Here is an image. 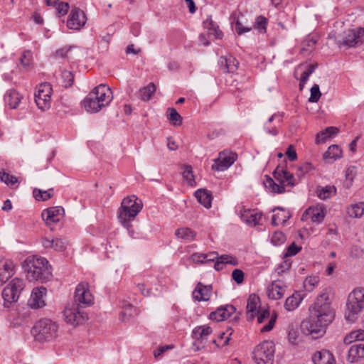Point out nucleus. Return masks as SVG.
Wrapping results in <instances>:
<instances>
[{
    "mask_svg": "<svg viewBox=\"0 0 364 364\" xmlns=\"http://www.w3.org/2000/svg\"><path fill=\"white\" fill-rule=\"evenodd\" d=\"M224 264H230L232 266H237V265H238V260L235 257H234L232 255H222L215 261V263L214 264V268L216 270H221L223 269Z\"/></svg>",
    "mask_w": 364,
    "mask_h": 364,
    "instance_id": "obj_37",
    "label": "nucleus"
},
{
    "mask_svg": "<svg viewBox=\"0 0 364 364\" xmlns=\"http://www.w3.org/2000/svg\"><path fill=\"white\" fill-rule=\"evenodd\" d=\"M86 21L84 12L78 8H73L69 15L67 26L70 29L79 30L85 26Z\"/></svg>",
    "mask_w": 364,
    "mask_h": 364,
    "instance_id": "obj_18",
    "label": "nucleus"
},
{
    "mask_svg": "<svg viewBox=\"0 0 364 364\" xmlns=\"http://www.w3.org/2000/svg\"><path fill=\"white\" fill-rule=\"evenodd\" d=\"M42 245L46 249H52L55 251L63 252L68 245L67 240L58 237H45Z\"/></svg>",
    "mask_w": 364,
    "mask_h": 364,
    "instance_id": "obj_21",
    "label": "nucleus"
},
{
    "mask_svg": "<svg viewBox=\"0 0 364 364\" xmlns=\"http://www.w3.org/2000/svg\"><path fill=\"white\" fill-rule=\"evenodd\" d=\"M286 287L280 280L274 281L267 288V296L269 299L277 300L282 297Z\"/></svg>",
    "mask_w": 364,
    "mask_h": 364,
    "instance_id": "obj_25",
    "label": "nucleus"
},
{
    "mask_svg": "<svg viewBox=\"0 0 364 364\" xmlns=\"http://www.w3.org/2000/svg\"><path fill=\"white\" fill-rule=\"evenodd\" d=\"M142 203L135 196L124 198L118 211V218L122 225L129 230L131 222L142 209Z\"/></svg>",
    "mask_w": 364,
    "mask_h": 364,
    "instance_id": "obj_4",
    "label": "nucleus"
},
{
    "mask_svg": "<svg viewBox=\"0 0 364 364\" xmlns=\"http://www.w3.org/2000/svg\"><path fill=\"white\" fill-rule=\"evenodd\" d=\"M301 247L296 245L294 242L291 243L287 249V252L285 253L286 257H291L296 255L300 250Z\"/></svg>",
    "mask_w": 364,
    "mask_h": 364,
    "instance_id": "obj_60",
    "label": "nucleus"
},
{
    "mask_svg": "<svg viewBox=\"0 0 364 364\" xmlns=\"http://www.w3.org/2000/svg\"><path fill=\"white\" fill-rule=\"evenodd\" d=\"M58 325L50 319L40 320L34 326L36 338L39 341H48L57 336Z\"/></svg>",
    "mask_w": 364,
    "mask_h": 364,
    "instance_id": "obj_8",
    "label": "nucleus"
},
{
    "mask_svg": "<svg viewBox=\"0 0 364 364\" xmlns=\"http://www.w3.org/2000/svg\"><path fill=\"white\" fill-rule=\"evenodd\" d=\"M53 193V189L50 188L48 191H41L39 189H34L33 190V196L36 198V200L38 201H46L48 199H50Z\"/></svg>",
    "mask_w": 364,
    "mask_h": 364,
    "instance_id": "obj_49",
    "label": "nucleus"
},
{
    "mask_svg": "<svg viewBox=\"0 0 364 364\" xmlns=\"http://www.w3.org/2000/svg\"><path fill=\"white\" fill-rule=\"evenodd\" d=\"M213 332L212 328L208 326H198L192 331V336L195 339L193 346H196L195 350H199L204 347V341Z\"/></svg>",
    "mask_w": 364,
    "mask_h": 364,
    "instance_id": "obj_17",
    "label": "nucleus"
},
{
    "mask_svg": "<svg viewBox=\"0 0 364 364\" xmlns=\"http://www.w3.org/2000/svg\"><path fill=\"white\" fill-rule=\"evenodd\" d=\"M80 306L73 304L64 310L65 321L73 326L83 323L87 319V314L80 309Z\"/></svg>",
    "mask_w": 364,
    "mask_h": 364,
    "instance_id": "obj_11",
    "label": "nucleus"
},
{
    "mask_svg": "<svg viewBox=\"0 0 364 364\" xmlns=\"http://www.w3.org/2000/svg\"><path fill=\"white\" fill-rule=\"evenodd\" d=\"M63 211V209L50 208L42 213V217L46 224L50 225L51 223H55L60 220L61 212Z\"/></svg>",
    "mask_w": 364,
    "mask_h": 364,
    "instance_id": "obj_31",
    "label": "nucleus"
},
{
    "mask_svg": "<svg viewBox=\"0 0 364 364\" xmlns=\"http://www.w3.org/2000/svg\"><path fill=\"white\" fill-rule=\"evenodd\" d=\"M334 318V314H323L318 311L309 309V317L304 320L301 324V328L304 333L311 336L316 339L322 337L326 333V328Z\"/></svg>",
    "mask_w": 364,
    "mask_h": 364,
    "instance_id": "obj_1",
    "label": "nucleus"
},
{
    "mask_svg": "<svg viewBox=\"0 0 364 364\" xmlns=\"http://www.w3.org/2000/svg\"><path fill=\"white\" fill-rule=\"evenodd\" d=\"M168 111L169 112L168 119L172 122V124L175 126L181 125L182 123L183 118L178 114L176 109L174 108H169Z\"/></svg>",
    "mask_w": 364,
    "mask_h": 364,
    "instance_id": "obj_52",
    "label": "nucleus"
},
{
    "mask_svg": "<svg viewBox=\"0 0 364 364\" xmlns=\"http://www.w3.org/2000/svg\"><path fill=\"white\" fill-rule=\"evenodd\" d=\"M0 180L1 182L11 187L15 186L18 183L17 177L5 171L0 172Z\"/></svg>",
    "mask_w": 364,
    "mask_h": 364,
    "instance_id": "obj_48",
    "label": "nucleus"
},
{
    "mask_svg": "<svg viewBox=\"0 0 364 364\" xmlns=\"http://www.w3.org/2000/svg\"><path fill=\"white\" fill-rule=\"evenodd\" d=\"M267 23L268 20L267 18L262 16H259L255 19V28L257 29L260 33H265Z\"/></svg>",
    "mask_w": 364,
    "mask_h": 364,
    "instance_id": "obj_53",
    "label": "nucleus"
},
{
    "mask_svg": "<svg viewBox=\"0 0 364 364\" xmlns=\"http://www.w3.org/2000/svg\"><path fill=\"white\" fill-rule=\"evenodd\" d=\"M203 26L208 30L209 36L213 35L218 39L223 38V32L220 30L218 25L212 20L211 16H208L206 20L203 21Z\"/></svg>",
    "mask_w": 364,
    "mask_h": 364,
    "instance_id": "obj_32",
    "label": "nucleus"
},
{
    "mask_svg": "<svg viewBox=\"0 0 364 364\" xmlns=\"http://www.w3.org/2000/svg\"><path fill=\"white\" fill-rule=\"evenodd\" d=\"M317 196L321 200H327L336 194V188L334 186L318 187L316 191Z\"/></svg>",
    "mask_w": 364,
    "mask_h": 364,
    "instance_id": "obj_41",
    "label": "nucleus"
},
{
    "mask_svg": "<svg viewBox=\"0 0 364 364\" xmlns=\"http://www.w3.org/2000/svg\"><path fill=\"white\" fill-rule=\"evenodd\" d=\"M156 91V86L154 83H149L146 87H143L139 90V97L144 101L150 100L151 95Z\"/></svg>",
    "mask_w": 364,
    "mask_h": 364,
    "instance_id": "obj_47",
    "label": "nucleus"
},
{
    "mask_svg": "<svg viewBox=\"0 0 364 364\" xmlns=\"http://www.w3.org/2000/svg\"><path fill=\"white\" fill-rule=\"evenodd\" d=\"M316 41L313 38L308 36L301 42V54L306 55L311 53L316 46Z\"/></svg>",
    "mask_w": 364,
    "mask_h": 364,
    "instance_id": "obj_44",
    "label": "nucleus"
},
{
    "mask_svg": "<svg viewBox=\"0 0 364 364\" xmlns=\"http://www.w3.org/2000/svg\"><path fill=\"white\" fill-rule=\"evenodd\" d=\"M364 43V28L349 29L344 32L342 45L355 47Z\"/></svg>",
    "mask_w": 364,
    "mask_h": 364,
    "instance_id": "obj_12",
    "label": "nucleus"
},
{
    "mask_svg": "<svg viewBox=\"0 0 364 364\" xmlns=\"http://www.w3.org/2000/svg\"><path fill=\"white\" fill-rule=\"evenodd\" d=\"M240 216L241 220L247 225L256 226L259 224L262 214L261 213L252 211L250 209H243L240 210Z\"/></svg>",
    "mask_w": 364,
    "mask_h": 364,
    "instance_id": "obj_22",
    "label": "nucleus"
},
{
    "mask_svg": "<svg viewBox=\"0 0 364 364\" xmlns=\"http://www.w3.org/2000/svg\"><path fill=\"white\" fill-rule=\"evenodd\" d=\"M75 304L80 307H87L93 304V296L90 293L88 284L80 283L75 291Z\"/></svg>",
    "mask_w": 364,
    "mask_h": 364,
    "instance_id": "obj_10",
    "label": "nucleus"
},
{
    "mask_svg": "<svg viewBox=\"0 0 364 364\" xmlns=\"http://www.w3.org/2000/svg\"><path fill=\"white\" fill-rule=\"evenodd\" d=\"M24 288L25 282L23 279L18 277L11 279L2 291L4 306L9 308L12 303L16 302Z\"/></svg>",
    "mask_w": 364,
    "mask_h": 364,
    "instance_id": "obj_7",
    "label": "nucleus"
},
{
    "mask_svg": "<svg viewBox=\"0 0 364 364\" xmlns=\"http://www.w3.org/2000/svg\"><path fill=\"white\" fill-rule=\"evenodd\" d=\"M219 64L224 72L234 73L237 69L239 63L232 55H228L220 57Z\"/></svg>",
    "mask_w": 364,
    "mask_h": 364,
    "instance_id": "obj_30",
    "label": "nucleus"
},
{
    "mask_svg": "<svg viewBox=\"0 0 364 364\" xmlns=\"http://www.w3.org/2000/svg\"><path fill=\"white\" fill-rule=\"evenodd\" d=\"M303 298L299 293H294L287 298L284 303V308L289 311L296 309L301 302Z\"/></svg>",
    "mask_w": 364,
    "mask_h": 364,
    "instance_id": "obj_40",
    "label": "nucleus"
},
{
    "mask_svg": "<svg viewBox=\"0 0 364 364\" xmlns=\"http://www.w3.org/2000/svg\"><path fill=\"white\" fill-rule=\"evenodd\" d=\"M98 98L91 97V92L83 100V105L87 112L90 113H96L101 110L104 105H101L100 102H97Z\"/></svg>",
    "mask_w": 364,
    "mask_h": 364,
    "instance_id": "obj_33",
    "label": "nucleus"
},
{
    "mask_svg": "<svg viewBox=\"0 0 364 364\" xmlns=\"http://www.w3.org/2000/svg\"><path fill=\"white\" fill-rule=\"evenodd\" d=\"M183 177L188 183V184L193 186L194 181V176L191 166L185 165L183 167Z\"/></svg>",
    "mask_w": 364,
    "mask_h": 364,
    "instance_id": "obj_57",
    "label": "nucleus"
},
{
    "mask_svg": "<svg viewBox=\"0 0 364 364\" xmlns=\"http://www.w3.org/2000/svg\"><path fill=\"white\" fill-rule=\"evenodd\" d=\"M286 241L285 235L280 231H276L274 232L271 237V242L274 246H280Z\"/></svg>",
    "mask_w": 364,
    "mask_h": 364,
    "instance_id": "obj_54",
    "label": "nucleus"
},
{
    "mask_svg": "<svg viewBox=\"0 0 364 364\" xmlns=\"http://www.w3.org/2000/svg\"><path fill=\"white\" fill-rule=\"evenodd\" d=\"M330 289L328 288L323 289L321 293L317 296L316 301L314 304V305L309 309L315 311H318L319 312L323 314V311H325L326 313H328L330 314H334L332 309L330 306Z\"/></svg>",
    "mask_w": 364,
    "mask_h": 364,
    "instance_id": "obj_13",
    "label": "nucleus"
},
{
    "mask_svg": "<svg viewBox=\"0 0 364 364\" xmlns=\"http://www.w3.org/2000/svg\"><path fill=\"white\" fill-rule=\"evenodd\" d=\"M23 267L29 281L43 282L48 280L52 275L51 267L44 257H29L24 261Z\"/></svg>",
    "mask_w": 364,
    "mask_h": 364,
    "instance_id": "obj_2",
    "label": "nucleus"
},
{
    "mask_svg": "<svg viewBox=\"0 0 364 364\" xmlns=\"http://www.w3.org/2000/svg\"><path fill=\"white\" fill-rule=\"evenodd\" d=\"M299 333L293 327L289 326L288 330V340L292 344L297 343Z\"/></svg>",
    "mask_w": 364,
    "mask_h": 364,
    "instance_id": "obj_61",
    "label": "nucleus"
},
{
    "mask_svg": "<svg viewBox=\"0 0 364 364\" xmlns=\"http://www.w3.org/2000/svg\"><path fill=\"white\" fill-rule=\"evenodd\" d=\"M291 267V262L288 260L284 261L282 263L279 264L275 269V272L278 275H281L287 272Z\"/></svg>",
    "mask_w": 364,
    "mask_h": 364,
    "instance_id": "obj_62",
    "label": "nucleus"
},
{
    "mask_svg": "<svg viewBox=\"0 0 364 364\" xmlns=\"http://www.w3.org/2000/svg\"><path fill=\"white\" fill-rule=\"evenodd\" d=\"M347 213L350 218H360L364 214V203L352 204L348 208Z\"/></svg>",
    "mask_w": 364,
    "mask_h": 364,
    "instance_id": "obj_42",
    "label": "nucleus"
},
{
    "mask_svg": "<svg viewBox=\"0 0 364 364\" xmlns=\"http://www.w3.org/2000/svg\"><path fill=\"white\" fill-rule=\"evenodd\" d=\"M21 99L22 95L14 89L7 90L4 95L5 102L8 104L11 109L17 108Z\"/></svg>",
    "mask_w": 364,
    "mask_h": 364,
    "instance_id": "obj_34",
    "label": "nucleus"
},
{
    "mask_svg": "<svg viewBox=\"0 0 364 364\" xmlns=\"http://www.w3.org/2000/svg\"><path fill=\"white\" fill-rule=\"evenodd\" d=\"M325 217V213L321 207L313 206L307 208L301 215L302 221L310 220L312 223H321Z\"/></svg>",
    "mask_w": 364,
    "mask_h": 364,
    "instance_id": "obj_20",
    "label": "nucleus"
},
{
    "mask_svg": "<svg viewBox=\"0 0 364 364\" xmlns=\"http://www.w3.org/2000/svg\"><path fill=\"white\" fill-rule=\"evenodd\" d=\"M14 274V264L11 260L0 262V285H3Z\"/></svg>",
    "mask_w": 364,
    "mask_h": 364,
    "instance_id": "obj_24",
    "label": "nucleus"
},
{
    "mask_svg": "<svg viewBox=\"0 0 364 364\" xmlns=\"http://www.w3.org/2000/svg\"><path fill=\"white\" fill-rule=\"evenodd\" d=\"M256 314L259 323H264L266 319L268 320L267 323L260 329V331L262 333L270 331L276 323L277 314L274 313L271 315L269 311L267 309H259L255 313Z\"/></svg>",
    "mask_w": 364,
    "mask_h": 364,
    "instance_id": "obj_19",
    "label": "nucleus"
},
{
    "mask_svg": "<svg viewBox=\"0 0 364 364\" xmlns=\"http://www.w3.org/2000/svg\"><path fill=\"white\" fill-rule=\"evenodd\" d=\"M319 277L318 276L307 277L304 281V287L306 291H311L314 290L319 282Z\"/></svg>",
    "mask_w": 364,
    "mask_h": 364,
    "instance_id": "obj_50",
    "label": "nucleus"
},
{
    "mask_svg": "<svg viewBox=\"0 0 364 364\" xmlns=\"http://www.w3.org/2000/svg\"><path fill=\"white\" fill-rule=\"evenodd\" d=\"M273 176L274 180L267 176L264 184L267 188L275 193H283L286 186H294L296 183L293 173L279 166L273 172Z\"/></svg>",
    "mask_w": 364,
    "mask_h": 364,
    "instance_id": "obj_3",
    "label": "nucleus"
},
{
    "mask_svg": "<svg viewBox=\"0 0 364 364\" xmlns=\"http://www.w3.org/2000/svg\"><path fill=\"white\" fill-rule=\"evenodd\" d=\"M360 358H364V344L358 343L350 346L347 355V361L355 363Z\"/></svg>",
    "mask_w": 364,
    "mask_h": 364,
    "instance_id": "obj_29",
    "label": "nucleus"
},
{
    "mask_svg": "<svg viewBox=\"0 0 364 364\" xmlns=\"http://www.w3.org/2000/svg\"><path fill=\"white\" fill-rule=\"evenodd\" d=\"M346 308V318L353 322L364 309V288H356L349 294Z\"/></svg>",
    "mask_w": 364,
    "mask_h": 364,
    "instance_id": "obj_5",
    "label": "nucleus"
},
{
    "mask_svg": "<svg viewBox=\"0 0 364 364\" xmlns=\"http://www.w3.org/2000/svg\"><path fill=\"white\" fill-rule=\"evenodd\" d=\"M277 210H279V212L274 214L272 217V224L274 226L285 223L291 217V213L288 210L281 207H277L274 208L272 211L274 212Z\"/></svg>",
    "mask_w": 364,
    "mask_h": 364,
    "instance_id": "obj_35",
    "label": "nucleus"
},
{
    "mask_svg": "<svg viewBox=\"0 0 364 364\" xmlns=\"http://www.w3.org/2000/svg\"><path fill=\"white\" fill-rule=\"evenodd\" d=\"M275 345L272 341H264L255 347L252 358L256 364H273Z\"/></svg>",
    "mask_w": 364,
    "mask_h": 364,
    "instance_id": "obj_6",
    "label": "nucleus"
},
{
    "mask_svg": "<svg viewBox=\"0 0 364 364\" xmlns=\"http://www.w3.org/2000/svg\"><path fill=\"white\" fill-rule=\"evenodd\" d=\"M232 335V329L230 328L226 332L220 333L217 339L213 340V343L218 347H223L228 345Z\"/></svg>",
    "mask_w": 364,
    "mask_h": 364,
    "instance_id": "obj_46",
    "label": "nucleus"
},
{
    "mask_svg": "<svg viewBox=\"0 0 364 364\" xmlns=\"http://www.w3.org/2000/svg\"><path fill=\"white\" fill-rule=\"evenodd\" d=\"M310 92H311V95H310V97L309 98V102H313V103L317 102L321 96V93L320 92V88H319L318 85L315 84L311 88Z\"/></svg>",
    "mask_w": 364,
    "mask_h": 364,
    "instance_id": "obj_56",
    "label": "nucleus"
},
{
    "mask_svg": "<svg viewBox=\"0 0 364 364\" xmlns=\"http://www.w3.org/2000/svg\"><path fill=\"white\" fill-rule=\"evenodd\" d=\"M52 92L53 88L49 82L41 83L37 87L35 102L39 109L47 110L50 107Z\"/></svg>",
    "mask_w": 364,
    "mask_h": 364,
    "instance_id": "obj_9",
    "label": "nucleus"
},
{
    "mask_svg": "<svg viewBox=\"0 0 364 364\" xmlns=\"http://www.w3.org/2000/svg\"><path fill=\"white\" fill-rule=\"evenodd\" d=\"M175 235L177 237L188 242L195 240L196 232L188 228H178L176 230Z\"/></svg>",
    "mask_w": 364,
    "mask_h": 364,
    "instance_id": "obj_45",
    "label": "nucleus"
},
{
    "mask_svg": "<svg viewBox=\"0 0 364 364\" xmlns=\"http://www.w3.org/2000/svg\"><path fill=\"white\" fill-rule=\"evenodd\" d=\"M32 53L30 50H26L23 52L20 62L22 66L25 68H28L31 63Z\"/></svg>",
    "mask_w": 364,
    "mask_h": 364,
    "instance_id": "obj_58",
    "label": "nucleus"
},
{
    "mask_svg": "<svg viewBox=\"0 0 364 364\" xmlns=\"http://www.w3.org/2000/svg\"><path fill=\"white\" fill-rule=\"evenodd\" d=\"M259 297L255 294H250L247 303V315L248 319H253L259 307Z\"/></svg>",
    "mask_w": 364,
    "mask_h": 364,
    "instance_id": "obj_36",
    "label": "nucleus"
},
{
    "mask_svg": "<svg viewBox=\"0 0 364 364\" xmlns=\"http://www.w3.org/2000/svg\"><path fill=\"white\" fill-rule=\"evenodd\" d=\"M314 167L313 165L310 163H305L303 165H301L299 168L298 173L299 176H304V174L309 173L311 170H313Z\"/></svg>",
    "mask_w": 364,
    "mask_h": 364,
    "instance_id": "obj_64",
    "label": "nucleus"
},
{
    "mask_svg": "<svg viewBox=\"0 0 364 364\" xmlns=\"http://www.w3.org/2000/svg\"><path fill=\"white\" fill-rule=\"evenodd\" d=\"M47 289L43 287L34 288L28 300V305L33 309H41L46 306L45 297Z\"/></svg>",
    "mask_w": 364,
    "mask_h": 364,
    "instance_id": "obj_15",
    "label": "nucleus"
},
{
    "mask_svg": "<svg viewBox=\"0 0 364 364\" xmlns=\"http://www.w3.org/2000/svg\"><path fill=\"white\" fill-rule=\"evenodd\" d=\"M194 195L198 201L205 208H209L211 207L212 196L206 190L198 189L195 192Z\"/></svg>",
    "mask_w": 364,
    "mask_h": 364,
    "instance_id": "obj_39",
    "label": "nucleus"
},
{
    "mask_svg": "<svg viewBox=\"0 0 364 364\" xmlns=\"http://www.w3.org/2000/svg\"><path fill=\"white\" fill-rule=\"evenodd\" d=\"M244 273L240 269H235L232 272V279L238 284H240L244 281Z\"/></svg>",
    "mask_w": 364,
    "mask_h": 364,
    "instance_id": "obj_59",
    "label": "nucleus"
},
{
    "mask_svg": "<svg viewBox=\"0 0 364 364\" xmlns=\"http://www.w3.org/2000/svg\"><path fill=\"white\" fill-rule=\"evenodd\" d=\"M91 97H97V102L105 107L109 105L113 99L112 90L105 84H100L91 91Z\"/></svg>",
    "mask_w": 364,
    "mask_h": 364,
    "instance_id": "obj_16",
    "label": "nucleus"
},
{
    "mask_svg": "<svg viewBox=\"0 0 364 364\" xmlns=\"http://www.w3.org/2000/svg\"><path fill=\"white\" fill-rule=\"evenodd\" d=\"M122 311L120 314V319L122 321H125L136 314V309L133 305L127 301H123L122 303Z\"/></svg>",
    "mask_w": 364,
    "mask_h": 364,
    "instance_id": "obj_43",
    "label": "nucleus"
},
{
    "mask_svg": "<svg viewBox=\"0 0 364 364\" xmlns=\"http://www.w3.org/2000/svg\"><path fill=\"white\" fill-rule=\"evenodd\" d=\"M61 77L63 79V86L65 87H70L74 82V75L73 74L68 70H63L61 73Z\"/></svg>",
    "mask_w": 364,
    "mask_h": 364,
    "instance_id": "obj_55",
    "label": "nucleus"
},
{
    "mask_svg": "<svg viewBox=\"0 0 364 364\" xmlns=\"http://www.w3.org/2000/svg\"><path fill=\"white\" fill-rule=\"evenodd\" d=\"M211 289L210 286H205L199 282L193 291V297L195 300L198 301H208L210 296Z\"/></svg>",
    "mask_w": 364,
    "mask_h": 364,
    "instance_id": "obj_28",
    "label": "nucleus"
},
{
    "mask_svg": "<svg viewBox=\"0 0 364 364\" xmlns=\"http://www.w3.org/2000/svg\"><path fill=\"white\" fill-rule=\"evenodd\" d=\"M236 157L237 155L232 152L221 151L218 158L214 160L212 169L217 171H224L235 161Z\"/></svg>",
    "mask_w": 364,
    "mask_h": 364,
    "instance_id": "obj_14",
    "label": "nucleus"
},
{
    "mask_svg": "<svg viewBox=\"0 0 364 364\" xmlns=\"http://www.w3.org/2000/svg\"><path fill=\"white\" fill-rule=\"evenodd\" d=\"M312 360L314 364H336L333 355L327 350L316 351L312 357Z\"/></svg>",
    "mask_w": 364,
    "mask_h": 364,
    "instance_id": "obj_26",
    "label": "nucleus"
},
{
    "mask_svg": "<svg viewBox=\"0 0 364 364\" xmlns=\"http://www.w3.org/2000/svg\"><path fill=\"white\" fill-rule=\"evenodd\" d=\"M342 151L340 147L337 145H331L323 154V159L326 162L330 163L338 159H340Z\"/></svg>",
    "mask_w": 364,
    "mask_h": 364,
    "instance_id": "obj_38",
    "label": "nucleus"
},
{
    "mask_svg": "<svg viewBox=\"0 0 364 364\" xmlns=\"http://www.w3.org/2000/svg\"><path fill=\"white\" fill-rule=\"evenodd\" d=\"M356 167L355 166H350L346 170L345 177L346 182L345 186L347 188H349L353 182L354 178L356 176Z\"/></svg>",
    "mask_w": 364,
    "mask_h": 364,
    "instance_id": "obj_51",
    "label": "nucleus"
},
{
    "mask_svg": "<svg viewBox=\"0 0 364 364\" xmlns=\"http://www.w3.org/2000/svg\"><path fill=\"white\" fill-rule=\"evenodd\" d=\"M314 65H300L296 70V75L301 71V75L299 80V90H302L304 87V85L309 80V76L314 73L315 70Z\"/></svg>",
    "mask_w": 364,
    "mask_h": 364,
    "instance_id": "obj_27",
    "label": "nucleus"
},
{
    "mask_svg": "<svg viewBox=\"0 0 364 364\" xmlns=\"http://www.w3.org/2000/svg\"><path fill=\"white\" fill-rule=\"evenodd\" d=\"M236 309L232 305H226L219 307L215 311L210 314V318L216 321L228 319L235 312Z\"/></svg>",
    "mask_w": 364,
    "mask_h": 364,
    "instance_id": "obj_23",
    "label": "nucleus"
},
{
    "mask_svg": "<svg viewBox=\"0 0 364 364\" xmlns=\"http://www.w3.org/2000/svg\"><path fill=\"white\" fill-rule=\"evenodd\" d=\"M69 8L70 6L68 3L62 2L59 4L56 9L58 16H65L68 12Z\"/></svg>",
    "mask_w": 364,
    "mask_h": 364,
    "instance_id": "obj_63",
    "label": "nucleus"
}]
</instances>
